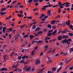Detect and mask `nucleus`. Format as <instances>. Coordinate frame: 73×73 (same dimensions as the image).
<instances>
[{
	"label": "nucleus",
	"instance_id": "nucleus-54",
	"mask_svg": "<svg viewBox=\"0 0 73 73\" xmlns=\"http://www.w3.org/2000/svg\"><path fill=\"white\" fill-rule=\"evenodd\" d=\"M37 48H38V46H35V49H36V50L37 49Z\"/></svg>",
	"mask_w": 73,
	"mask_h": 73
},
{
	"label": "nucleus",
	"instance_id": "nucleus-45",
	"mask_svg": "<svg viewBox=\"0 0 73 73\" xmlns=\"http://www.w3.org/2000/svg\"><path fill=\"white\" fill-rule=\"evenodd\" d=\"M15 40H17V38H18V37L17 36H16V35L15 36Z\"/></svg>",
	"mask_w": 73,
	"mask_h": 73
},
{
	"label": "nucleus",
	"instance_id": "nucleus-18",
	"mask_svg": "<svg viewBox=\"0 0 73 73\" xmlns=\"http://www.w3.org/2000/svg\"><path fill=\"white\" fill-rule=\"evenodd\" d=\"M57 33V30H55L54 32L52 33V35H54L55 33Z\"/></svg>",
	"mask_w": 73,
	"mask_h": 73
},
{
	"label": "nucleus",
	"instance_id": "nucleus-55",
	"mask_svg": "<svg viewBox=\"0 0 73 73\" xmlns=\"http://www.w3.org/2000/svg\"><path fill=\"white\" fill-rule=\"evenodd\" d=\"M7 70V68H3V70Z\"/></svg>",
	"mask_w": 73,
	"mask_h": 73
},
{
	"label": "nucleus",
	"instance_id": "nucleus-4",
	"mask_svg": "<svg viewBox=\"0 0 73 73\" xmlns=\"http://www.w3.org/2000/svg\"><path fill=\"white\" fill-rule=\"evenodd\" d=\"M7 29V27H4L2 30L3 33H5V30Z\"/></svg>",
	"mask_w": 73,
	"mask_h": 73
},
{
	"label": "nucleus",
	"instance_id": "nucleus-31",
	"mask_svg": "<svg viewBox=\"0 0 73 73\" xmlns=\"http://www.w3.org/2000/svg\"><path fill=\"white\" fill-rule=\"evenodd\" d=\"M9 39H11V38H12V35H11V34H10L9 35Z\"/></svg>",
	"mask_w": 73,
	"mask_h": 73
},
{
	"label": "nucleus",
	"instance_id": "nucleus-62",
	"mask_svg": "<svg viewBox=\"0 0 73 73\" xmlns=\"http://www.w3.org/2000/svg\"><path fill=\"white\" fill-rule=\"evenodd\" d=\"M48 37L47 36L46 37V38H45V39L46 40H48Z\"/></svg>",
	"mask_w": 73,
	"mask_h": 73
},
{
	"label": "nucleus",
	"instance_id": "nucleus-11",
	"mask_svg": "<svg viewBox=\"0 0 73 73\" xmlns=\"http://www.w3.org/2000/svg\"><path fill=\"white\" fill-rule=\"evenodd\" d=\"M0 13L1 14V15H4L5 14V12H0Z\"/></svg>",
	"mask_w": 73,
	"mask_h": 73
},
{
	"label": "nucleus",
	"instance_id": "nucleus-23",
	"mask_svg": "<svg viewBox=\"0 0 73 73\" xmlns=\"http://www.w3.org/2000/svg\"><path fill=\"white\" fill-rule=\"evenodd\" d=\"M25 56H26V55H25L24 56L22 57V59H23V60H24V59H25Z\"/></svg>",
	"mask_w": 73,
	"mask_h": 73
},
{
	"label": "nucleus",
	"instance_id": "nucleus-57",
	"mask_svg": "<svg viewBox=\"0 0 73 73\" xmlns=\"http://www.w3.org/2000/svg\"><path fill=\"white\" fill-rule=\"evenodd\" d=\"M35 68L33 67L32 69V71L33 72H34V70H35Z\"/></svg>",
	"mask_w": 73,
	"mask_h": 73
},
{
	"label": "nucleus",
	"instance_id": "nucleus-8",
	"mask_svg": "<svg viewBox=\"0 0 73 73\" xmlns=\"http://www.w3.org/2000/svg\"><path fill=\"white\" fill-rule=\"evenodd\" d=\"M56 21H52V22L51 23V24H52V25H54V24H55V23Z\"/></svg>",
	"mask_w": 73,
	"mask_h": 73
},
{
	"label": "nucleus",
	"instance_id": "nucleus-41",
	"mask_svg": "<svg viewBox=\"0 0 73 73\" xmlns=\"http://www.w3.org/2000/svg\"><path fill=\"white\" fill-rule=\"evenodd\" d=\"M50 10H49L47 12V14H50Z\"/></svg>",
	"mask_w": 73,
	"mask_h": 73
},
{
	"label": "nucleus",
	"instance_id": "nucleus-21",
	"mask_svg": "<svg viewBox=\"0 0 73 73\" xmlns=\"http://www.w3.org/2000/svg\"><path fill=\"white\" fill-rule=\"evenodd\" d=\"M17 3V1H14L12 2V4H16V3Z\"/></svg>",
	"mask_w": 73,
	"mask_h": 73
},
{
	"label": "nucleus",
	"instance_id": "nucleus-19",
	"mask_svg": "<svg viewBox=\"0 0 73 73\" xmlns=\"http://www.w3.org/2000/svg\"><path fill=\"white\" fill-rule=\"evenodd\" d=\"M44 69H45V68H43L42 69L40 70V71L41 73H42V72H43V70H44Z\"/></svg>",
	"mask_w": 73,
	"mask_h": 73
},
{
	"label": "nucleus",
	"instance_id": "nucleus-5",
	"mask_svg": "<svg viewBox=\"0 0 73 73\" xmlns=\"http://www.w3.org/2000/svg\"><path fill=\"white\" fill-rule=\"evenodd\" d=\"M70 21H66V23L67 25H68V26L70 25Z\"/></svg>",
	"mask_w": 73,
	"mask_h": 73
},
{
	"label": "nucleus",
	"instance_id": "nucleus-39",
	"mask_svg": "<svg viewBox=\"0 0 73 73\" xmlns=\"http://www.w3.org/2000/svg\"><path fill=\"white\" fill-rule=\"evenodd\" d=\"M27 67V66H25L23 68V70H25Z\"/></svg>",
	"mask_w": 73,
	"mask_h": 73
},
{
	"label": "nucleus",
	"instance_id": "nucleus-42",
	"mask_svg": "<svg viewBox=\"0 0 73 73\" xmlns=\"http://www.w3.org/2000/svg\"><path fill=\"white\" fill-rule=\"evenodd\" d=\"M69 27H70V29H71V28H72L73 27V25H69Z\"/></svg>",
	"mask_w": 73,
	"mask_h": 73
},
{
	"label": "nucleus",
	"instance_id": "nucleus-61",
	"mask_svg": "<svg viewBox=\"0 0 73 73\" xmlns=\"http://www.w3.org/2000/svg\"><path fill=\"white\" fill-rule=\"evenodd\" d=\"M15 53V52H13L11 54H10V56H12L13 54Z\"/></svg>",
	"mask_w": 73,
	"mask_h": 73
},
{
	"label": "nucleus",
	"instance_id": "nucleus-36",
	"mask_svg": "<svg viewBox=\"0 0 73 73\" xmlns=\"http://www.w3.org/2000/svg\"><path fill=\"white\" fill-rule=\"evenodd\" d=\"M66 6V8H68V7H69V4H67V5H65Z\"/></svg>",
	"mask_w": 73,
	"mask_h": 73
},
{
	"label": "nucleus",
	"instance_id": "nucleus-43",
	"mask_svg": "<svg viewBox=\"0 0 73 73\" xmlns=\"http://www.w3.org/2000/svg\"><path fill=\"white\" fill-rule=\"evenodd\" d=\"M48 5V7H52V5H51L50 4H49Z\"/></svg>",
	"mask_w": 73,
	"mask_h": 73
},
{
	"label": "nucleus",
	"instance_id": "nucleus-34",
	"mask_svg": "<svg viewBox=\"0 0 73 73\" xmlns=\"http://www.w3.org/2000/svg\"><path fill=\"white\" fill-rule=\"evenodd\" d=\"M52 35V33H48V36H50V35Z\"/></svg>",
	"mask_w": 73,
	"mask_h": 73
},
{
	"label": "nucleus",
	"instance_id": "nucleus-44",
	"mask_svg": "<svg viewBox=\"0 0 73 73\" xmlns=\"http://www.w3.org/2000/svg\"><path fill=\"white\" fill-rule=\"evenodd\" d=\"M19 12L20 13V14H22L23 13V11L22 10H21L19 11Z\"/></svg>",
	"mask_w": 73,
	"mask_h": 73
},
{
	"label": "nucleus",
	"instance_id": "nucleus-59",
	"mask_svg": "<svg viewBox=\"0 0 73 73\" xmlns=\"http://www.w3.org/2000/svg\"><path fill=\"white\" fill-rule=\"evenodd\" d=\"M28 19H32V17H28Z\"/></svg>",
	"mask_w": 73,
	"mask_h": 73
},
{
	"label": "nucleus",
	"instance_id": "nucleus-46",
	"mask_svg": "<svg viewBox=\"0 0 73 73\" xmlns=\"http://www.w3.org/2000/svg\"><path fill=\"white\" fill-rule=\"evenodd\" d=\"M11 1H12L11 0H10L9 1L7 2V4H9V3H11Z\"/></svg>",
	"mask_w": 73,
	"mask_h": 73
},
{
	"label": "nucleus",
	"instance_id": "nucleus-1",
	"mask_svg": "<svg viewBox=\"0 0 73 73\" xmlns=\"http://www.w3.org/2000/svg\"><path fill=\"white\" fill-rule=\"evenodd\" d=\"M62 42L63 44H64L65 42L66 43H67L68 44H70V42H68V40L67 39L63 40L62 41Z\"/></svg>",
	"mask_w": 73,
	"mask_h": 73
},
{
	"label": "nucleus",
	"instance_id": "nucleus-20",
	"mask_svg": "<svg viewBox=\"0 0 73 73\" xmlns=\"http://www.w3.org/2000/svg\"><path fill=\"white\" fill-rule=\"evenodd\" d=\"M18 16L19 17H23V16L21 14H18Z\"/></svg>",
	"mask_w": 73,
	"mask_h": 73
},
{
	"label": "nucleus",
	"instance_id": "nucleus-51",
	"mask_svg": "<svg viewBox=\"0 0 73 73\" xmlns=\"http://www.w3.org/2000/svg\"><path fill=\"white\" fill-rule=\"evenodd\" d=\"M33 1L35 2H38V0H33Z\"/></svg>",
	"mask_w": 73,
	"mask_h": 73
},
{
	"label": "nucleus",
	"instance_id": "nucleus-17",
	"mask_svg": "<svg viewBox=\"0 0 73 73\" xmlns=\"http://www.w3.org/2000/svg\"><path fill=\"white\" fill-rule=\"evenodd\" d=\"M40 28L38 27L36 29L35 31H38L39 30H40Z\"/></svg>",
	"mask_w": 73,
	"mask_h": 73
},
{
	"label": "nucleus",
	"instance_id": "nucleus-16",
	"mask_svg": "<svg viewBox=\"0 0 73 73\" xmlns=\"http://www.w3.org/2000/svg\"><path fill=\"white\" fill-rule=\"evenodd\" d=\"M62 68V67H61L57 71V73H58L59 72V71H60V70H61V69Z\"/></svg>",
	"mask_w": 73,
	"mask_h": 73
},
{
	"label": "nucleus",
	"instance_id": "nucleus-38",
	"mask_svg": "<svg viewBox=\"0 0 73 73\" xmlns=\"http://www.w3.org/2000/svg\"><path fill=\"white\" fill-rule=\"evenodd\" d=\"M25 25H25V24L23 25H22L20 27V28H23V27H24V26H25Z\"/></svg>",
	"mask_w": 73,
	"mask_h": 73
},
{
	"label": "nucleus",
	"instance_id": "nucleus-50",
	"mask_svg": "<svg viewBox=\"0 0 73 73\" xmlns=\"http://www.w3.org/2000/svg\"><path fill=\"white\" fill-rule=\"evenodd\" d=\"M20 8H23L24 7H23V5H20L19 6Z\"/></svg>",
	"mask_w": 73,
	"mask_h": 73
},
{
	"label": "nucleus",
	"instance_id": "nucleus-13",
	"mask_svg": "<svg viewBox=\"0 0 73 73\" xmlns=\"http://www.w3.org/2000/svg\"><path fill=\"white\" fill-rule=\"evenodd\" d=\"M58 5H63V4H62V3H61V2H58Z\"/></svg>",
	"mask_w": 73,
	"mask_h": 73
},
{
	"label": "nucleus",
	"instance_id": "nucleus-25",
	"mask_svg": "<svg viewBox=\"0 0 73 73\" xmlns=\"http://www.w3.org/2000/svg\"><path fill=\"white\" fill-rule=\"evenodd\" d=\"M6 47V46L5 45H4L3 46V47H2L3 49H5V48Z\"/></svg>",
	"mask_w": 73,
	"mask_h": 73
},
{
	"label": "nucleus",
	"instance_id": "nucleus-58",
	"mask_svg": "<svg viewBox=\"0 0 73 73\" xmlns=\"http://www.w3.org/2000/svg\"><path fill=\"white\" fill-rule=\"evenodd\" d=\"M42 42V41L41 40H39L38 42V44L39 43H40V42Z\"/></svg>",
	"mask_w": 73,
	"mask_h": 73
},
{
	"label": "nucleus",
	"instance_id": "nucleus-60",
	"mask_svg": "<svg viewBox=\"0 0 73 73\" xmlns=\"http://www.w3.org/2000/svg\"><path fill=\"white\" fill-rule=\"evenodd\" d=\"M48 18V16H47L45 17H44V19H47V18Z\"/></svg>",
	"mask_w": 73,
	"mask_h": 73
},
{
	"label": "nucleus",
	"instance_id": "nucleus-6",
	"mask_svg": "<svg viewBox=\"0 0 73 73\" xmlns=\"http://www.w3.org/2000/svg\"><path fill=\"white\" fill-rule=\"evenodd\" d=\"M35 50H34L33 51H32V52H31V55H32V56H33V55H34L35 54Z\"/></svg>",
	"mask_w": 73,
	"mask_h": 73
},
{
	"label": "nucleus",
	"instance_id": "nucleus-2",
	"mask_svg": "<svg viewBox=\"0 0 73 73\" xmlns=\"http://www.w3.org/2000/svg\"><path fill=\"white\" fill-rule=\"evenodd\" d=\"M31 67L30 66L27 67L25 69V70L27 72H29V70H31Z\"/></svg>",
	"mask_w": 73,
	"mask_h": 73
},
{
	"label": "nucleus",
	"instance_id": "nucleus-40",
	"mask_svg": "<svg viewBox=\"0 0 73 73\" xmlns=\"http://www.w3.org/2000/svg\"><path fill=\"white\" fill-rule=\"evenodd\" d=\"M46 9V8L44 6L43 7V8H42V10H45Z\"/></svg>",
	"mask_w": 73,
	"mask_h": 73
},
{
	"label": "nucleus",
	"instance_id": "nucleus-29",
	"mask_svg": "<svg viewBox=\"0 0 73 73\" xmlns=\"http://www.w3.org/2000/svg\"><path fill=\"white\" fill-rule=\"evenodd\" d=\"M45 15L44 14H42L41 15L40 17H44V16H45Z\"/></svg>",
	"mask_w": 73,
	"mask_h": 73
},
{
	"label": "nucleus",
	"instance_id": "nucleus-63",
	"mask_svg": "<svg viewBox=\"0 0 73 73\" xmlns=\"http://www.w3.org/2000/svg\"><path fill=\"white\" fill-rule=\"evenodd\" d=\"M73 69V67H70V70H72V69Z\"/></svg>",
	"mask_w": 73,
	"mask_h": 73
},
{
	"label": "nucleus",
	"instance_id": "nucleus-14",
	"mask_svg": "<svg viewBox=\"0 0 73 73\" xmlns=\"http://www.w3.org/2000/svg\"><path fill=\"white\" fill-rule=\"evenodd\" d=\"M6 9V8H2V9H1V11H5V9Z\"/></svg>",
	"mask_w": 73,
	"mask_h": 73
},
{
	"label": "nucleus",
	"instance_id": "nucleus-53",
	"mask_svg": "<svg viewBox=\"0 0 73 73\" xmlns=\"http://www.w3.org/2000/svg\"><path fill=\"white\" fill-rule=\"evenodd\" d=\"M45 48H48V46L47 45H46L45 46Z\"/></svg>",
	"mask_w": 73,
	"mask_h": 73
},
{
	"label": "nucleus",
	"instance_id": "nucleus-52",
	"mask_svg": "<svg viewBox=\"0 0 73 73\" xmlns=\"http://www.w3.org/2000/svg\"><path fill=\"white\" fill-rule=\"evenodd\" d=\"M23 38H21V41L22 42H23Z\"/></svg>",
	"mask_w": 73,
	"mask_h": 73
},
{
	"label": "nucleus",
	"instance_id": "nucleus-27",
	"mask_svg": "<svg viewBox=\"0 0 73 73\" xmlns=\"http://www.w3.org/2000/svg\"><path fill=\"white\" fill-rule=\"evenodd\" d=\"M20 62L21 63H24L25 62V60H22Z\"/></svg>",
	"mask_w": 73,
	"mask_h": 73
},
{
	"label": "nucleus",
	"instance_id": "nucleus-64",
	"mask_svg": "<svg viewBox=\"0 0 73 73\" xmlns=\"http://www.w3.org/2000/svg\"><path fill=\"white\" fill-rule=\"evenodd\" d=\"M70 50L72 52H73V48H70Z\"/></svg>",
	"mask_w": 73,
	"mask_h": 73
},
{
	"label": "nucleus",
	"instance_id": "nucleus-30",
	"mask_svg": "<svg viewBox=\"0 0 73 73\" xmlns=\"http://www.w3.org/2000/svg\"><path fill=\"white\" fill-rule=\"evenodd\" d=\"M69 35H70V36H73V33H69Z\"/></svg>",
	"mask_w": 73,
	"mask_h": 73
},
{
	"label": "nucleus",
	"instance_id": "nucleus-32",
	"mask_svg": "<svg viewBox=\"0 0 73 73\" xmlns=\"http://www.w3.org/2000/svg\"><path fill=\"white\" fill-rule=\"evenodd\" d=\"M56 69V68H53L52 69V71H55V70Z\"/></svg>",
	"mask_w": 73,
	"mask_h": 73
},
{
	"label": "nucleus",
	"instance_id": "nucleus-9",
	"mask_svg": "<svg viewBox=\"0 0 73 73\" xmlns=\"http://www.w3.org/2000/svg\"><path fill=\"white\" fill-rule=\"evenodd\" d=\"M40 60L38 59H37L36 61V64H38L40 63Z\"/></svg>",
	"mask_w": 73,
	"mask_h": 73
},
{
	"label": "nucleus",
	"instance_id": "nucleus-56",
	"mask_svg": "<svg viewBox=\"0 0 73 73\" xmlns=\"http://www.w3.org/2000/svg\"><path fill=\"white\" fill-rule=\"evenodd\" d=\"M61 12V9H59L58 10V13H60V12Z\"/></svg>",
	"mask_w": 73,
	"mask_h": 73
},
{
	"label": "nucleus",
	"instance_id": "nucleus-28",
	"mask_svg": "<svg viewBox=\"0 0 73 73\" xmlns=\"http://www.w3.org/2000/svg\"><path fill=\"white\" fill-rule=\"evenodd\" d=\"M48 28H52V26L50 25H48Z\"/></svg>",
	"mask_w": 73,
	"mask_h": 73
},
{
	"label": "nucleus",
	"instance_id": "nucleus-47",
	"mask_svg": "<svg viewBox=\"0 0 73 73\" xmlns=\"http://www.w3.org/2000/svg\"><path fill=\"white\" fill-rule=\"evenodd\" d=\"M53 32V30H49L48 31V33H51V32Z\"/></svg>",
	"mask_w": 73,
	"mask_h": 73
},
{
	"label": "nucleus",
	"instance_id": "nucleus-15",
	"mask_svg": "<svg viewBox=\"0 0 73 73\" xmlns=\"http://www.w3.org/2000/svg\"><path fill=\"white\" fill-rule=\"evenodd\" d=\"M24 38H28V35H25L24 36Z\"/></svg>",
	"mask_w": 73,
	"mask_h": 73
},
{
	"label": "nucleus",
	"instance_id": "nucleus-33",
	"mask_svg": "<svg viewBox=\"0 0 73 73\" xmlns=\"http://www.w3.org/2000/svg\"><path fill=\"white\" fill-rule=\"evenodd\" d=\"M61 32L62 33H66V31H62Z\"/></svg>",
	"mask_w": 73,
	"mask_h": 73
},
{
	"label": "nucleus",
	"instance_id": "nucleus-37",
	"mask_svg": "<svg viewBox=\"0 0 73 73\" xmlns=\"http://www.w3.org/2000/svg\"><path fill=\"white\" fill-rule=\"evenodd\" d=\"M42 33V32L41 31H40L38 33V34H41V33Z\"/></svg>",
	"mask_w": 73,
	"mask_h": 73
},
{
	"label": "nucleus",
	"instance_id": "nucleus-48",
	"mask_svg": "<svg viewBox=\"0 0 73 73\" xmlns=\"http://www.w3.org/2000/svg\"><path fill=\"white\" fill-rule=\"evenodd\" d=\"M36 10H37V8H35V9H33V11H36Z\"/></svg>",
	"mask_w": 73,
	"mask_h": 73
},
{
	"label": "nucleus",
	"instance_id": "nucleus-12",
	"mask_svg": "<svg viewBox=\"0 0 73 73\" xmlns=\"http://www.w3.org/2000/svg\"><path fill=\"white\" fill-rule=\"evenodd\" d=\"M36 28V25H34L32 27L33 29H35Z\"/></svg>",
	"mask_w": 73,
	"mask_h": 73
},
{
	"label": "nucleus",
	"instance_id": "nucleus-24",
	"mask_svg": "<svg viewBox=\"0 0 73 73\" xmlns=\"http://www.w3.org/2000/svg\"><path fill=\"white\" fill-rule=\"evenodd\" d=\"M48 73H53V72L52 71H48L47 72Z\"/></svg>",
	"mask_w": 73,
	"mask_h": 73
},
{
	"label": "nucleus",
	"instance_id": "nucleus-7",
	"mask_svg": "<svg viewBox=\"0 0 73 73\" xmlns=\"http://www.w3.org/2000/svg\"><path fill=\"white\" fill-rule=\"evenodd\" d=\"M58 40H61L62 39V36H59L58 37Z\"/></svg>",
	"mask_w": 73,
	"mask_h": 73
},
{
	"label": "nucleus",
	"instance_id": "nucleus-35",
	"mask_svg": "<svg viewBox=\"0 0 73 73\" xmlns=\"http://www.w3.org/2000/svg\"><path fill=\"white\" fill-rule=\"evenodd\" d=\"M32 0H29L28 1V2L29 3H31V2H32Z\"/></svg>",
	"mask_w": 73,
	"mask_h": 73
},
{
	"label": "nucleus",
	"instance_id": "nucleus-49",
	"mask_svg": "<svg viewBox=\"0 0 73 73\" xmlns=\"http://www.w3.org/2000/svg\"><path fill=\"white\" fill-rule=\"evenodd\" d=\"M18 59L19 60H20L21 59V56H19L18 57Z\"/></svg>",
	"mask_w": 73,
	"mask_h": 73
},
{
	"label": "nucleus",
	"instance_id": "nucleus-22",
	"mask_svg": "<svg viewBox=\"0 0 73 73\" xmlns=\"http://www.w3.org/2000/svg\"><path fill=\"white\" fill-rule=\"evenodd\" d=\"M18 64H16L15 65H14L13 67H14L15 68H17L18 66Z\"/></svg>",
	"mask_w": 73,
	"mask_h": 73
},
{
	"label": "nucleus",
	"instance_id": "nucleus-26",
	"mask_svg": "<svg viewBox=\"0 0 73 73\" xmlns=\"http://www.w3.org/2000/svg\"><path fill=\"white\" fill-rule=\"evenodd\" d=\"M63 4H70V3L66 2V3H64Z\"/></svg>",
	"mask_w": 73,
	"mask_h": 73
},
{
	"label": "nucleus",
	"instance_id": "nucleus-10",
	"mask_svg": "<svg viewBox=\"0 0 73 73\" xmlns=\"http://www.w3.org/2000/svg\"><path fill=\"white\" fill-rule=\"evenodd\" d=\"M63 38H68V36L67 35L63 36H62Z\"/></svg>",
	"mask_w": 73,
	"mask_h": 73
},
{
	"label": "nucleus",
	"instance_id": "nucleus-3",
	"mask_svg": "<svg viewBox=\"0 0 73 73\" xmlns=\"http://www.w3.org/2000/svg\"><path fill=\"white\" fill-rule=\"evenodd\" d=\"M35 37V36H33L32 35H31L29 36L30 39V40H32L33 39V38Z\"/></svg>",
	"mask_w": 73,
	"mask_h": 73
}]
</instances>
